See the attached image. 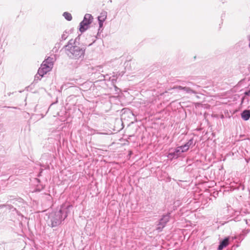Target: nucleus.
<instances>
[{
	"label": "nucleus",
	"mask_w": 250,
	"mask_h": 250,
	"mask_svg": "<svg viewBox=\"0 0 250 250\" xmlns=\"http://www.w3.org/2000/svg\"><path fill=\"white\" fill-rule=\"evenodd\" d=\"M70 41L65 47V52L67 56L72 59H79L83 57L84 50L81 48L75 42L73 44Z\"/></svg>",
	"instance_id": "nucleus-1"
},
{
	"label": "nucleus",
	"mask_w": 250,
	"mask_h": 250,
	"mask_svg": "<svg viewBox=\"0 0 250 250\" xmlns=\"http://www.w3.org/2000/svg\"><path fill=\"white\" fill-rule=\"evenodd\" d=\"M54 62V59L53 57H48L41 64L38 70V74L43 77L47 72L50 71L53 68Z\"/></svg>",
	"instance_id": "nucleus-2"
},
{
	"label": "nucleus",
	"mask_w": 250,
	"mask_h": 250,
	"mask_svg": "<svg viewBox=\"0 0 250 250\" xmlns=\"http://www.w3.org/2000/svg\"><path fill=\"white\" fill-rule=\"evenodd\" d=\"M93 19L91 15L85 14L83 21L80 23V31L82 33L86 30L89 27V25L92 22Z\"/></svg>",
	"instance_id": "nucleus-3"
},
{
	"label": "nucleus",
	"mask_w": 250,
	"mask_h": 250,
	"mask_svg": "<svg viewBox=\"0 0 250 250\" xmlns=\"http://www.w3.org/2000/svg\"><path fill=\"white\" fill-rule=\"evenodd\" d=\"M191 144V141H190L188 142L187 143H186L184 146H179L177 147V148L175 150V152L177 153H180V152H184L188 151L190 147V146Z\"/></svg>",
	"instance_id": "nucleus-4"
},
{
	"label": "nucleus",
	"mask_w": 250,
	"mask_h": 250,
	"mask_svg": "<svg viewBox=\"0 0 250 250\" xmlns=\"http://www.w3.org/2000/svg\"><path fill=\"white\" fill-rule=\"evenodd\" d=\"M229 245V239H224L220 244L218 247L219 250H222L225 247H226Z\"/></svg>",
	"instance_id": "nucleus-5"
},
{
	"label": "nucleus",
	"mask_w": 250,
	"mask_h": 250,
	"mask_svg": "<svg viewBox=\"0 0 250 250\" xmlns=\"http://www.w3.org/2000/svg\"><path fill=\"white\" fill-rule=\"evenodd\" d=\"M241 117L244 120H248L250 118V110H244L241 114Z\"/></svg>",
	"instance_id": "nucleus-6"
},
{
	"label": "nucleus",
	"mask_w": 250,
	"mask_h": 250,
	"mask_svg": "<svg viewBox=\"0 0 250 250\" xmlns=\"http://www.w3.org/2000/svg\"><path fill=\"white\" fill-rule=\"evenodd\" d=\"M106 18V12H103L101 13L100 16L98 17L99 21H104Z\"/></svg>",
	"instance_id": "nucleus-7"
},
{
	"label": "nucleus",
	"mask_w": 250,
	"mask_h": 250,
	"mask_svg": "<svg viewBox=\"0 0 250 250\" xmlns=\"http://www.w3.org/2000/svg\"><path fill=\"white\" fill-rule=\"evenodd\" d=\"M173 88H176V89H180V90H184L187 91V92H189L190 91H192V90L189 87H182L181 86H177L174 87Z\"/></svg>",
	"instance_id": "nucleus-8"
},
{
	"label": "nucleus",
	"mask_w": 250,
	"mask_h": 250,
	"mask_svg": "<svg viewBox=\"0 0 250 250\" xmlns=\"http://www.w3.org/2000/svg\"><path fill=\"white\" fill-rule=\"evenodd\" d=\"M63 17L68 21H71L72 19V15L70 13L65 12L63 14Z\"/></svg>",
	"instance_id": "nucleus-9"
},
{
	"label": "nucleus",
	"mask_w": 250,
	"mask_h": 250,
	"mask_svg": "<svg viewBox=\"0 0 250 250\" xmlns=\"http://www.w3.org/2000/svg\"><path fill=\"white\" fill-rule=\"evenodd\" d=\"M175 153H177L176 152H175V151L174 153H169L168 155H167L168 158L172 159L175 155Z\"/></svg>",
	"instance_id": "nucleus-10"
},
{
	"label": "nucleus",
	"mask_w": 250,
	"mask_h": 250,
	"mask_svg": "<svg viewBox=\"0 0 250 250\" xmlns=\"http://www.w3.org/2000/svg\"><path fill=\"white\" fill-rule=\"evenodd\" d=\"M99 21V25H100V27H102L103 26V22L104 21Z\"/></svg>",
	"instance_id": "nucleus-11"
},
{
	"label": "nucleus",
	"mask_w": 250,
	"mask_h": 250,
	"mask_svg": "<svg viewBox=\"0 0 250 250\" xmlns=\"http://www.w3.org/2000/svg\"><path fill=\"white\" fill-rule=\"evenodd\" d=\"M245 94L248 96H250V90L248 92H245Z\"/></svg>",
	"instance_id": "nucleus-12"
},
{
	"label": "nucleus",
	"mask_w": 250,
	"mask_h": 250,
	"mask_svg": "<svg viewBox=\"0 0 250 250\" xmlns=\"http://www.w3.org/2000/svg\"><path fill=\"white\" fill-rule=\"evenodd\" d=\"M56 225H57V223H56V224H55V225H53V224H52V226H53V227L55 226Z\"/></svg>",
	"instance_id": "nucleus-13"
},
{
	"label": "nucleus",
	"mask_w": 250,
	"mask_h": 250,
	"mask_svg": "<svg viewBox=\"0 0 250 250\" xmlns=\"http://www.w3.org/2000/svg\"><path fill=\"white\" fill-rule=\"evenodd\" d=\"M249 46H250V44H249Z\"/></svg>",
	"instance_id": "nucleus-14"
}]
</instances>
